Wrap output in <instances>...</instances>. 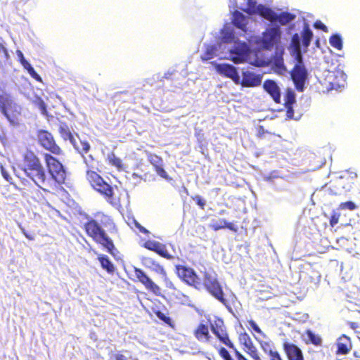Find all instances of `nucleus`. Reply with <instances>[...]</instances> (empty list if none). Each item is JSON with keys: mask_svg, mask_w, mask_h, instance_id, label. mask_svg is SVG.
<instances>
[{"mask_svg": "<svg viewBox=\"0 0 360 360\" xmlns=\"http://www.w3.org/2000/svg\"><path fill=\"white\" fill-rule=\"evenodd\" d=\"M174 272L176 276L187 285L198 290L205 288L213 297L225 307H229V304L224 297L221 285L218 279L210 273L205 271L203 278L201 279L193 268L182 264L175 265Z\"/></svg>", "mask_w": 360, "mask_h": 360, "instance_id": "1", "label": "nucleus"}, {"mask_svg": "<svg viewBox=\"0 0 360 360\" xmlns=\"http://www.w3.org/2000/svg\"><path fill=\"white\" fill-rule=\"evenodd\" d=\"M96 219H89L83 226L87 236L103 250L112 255L117 250L112 239L106 233L104 228H108L110 233H118V228L112 218L103 212H97Z\"/></svg>", "mask_w": 360, "mask_h": 360, "instance_id": "2", "label": "nucleus"}, {"mask_svg": "<svg viewBox=\"0 0 360 360\" xmlns=\"http://www.w3.org/2000/svg\"><path fill=\"white\" fill-rule=\"evenodd\" d=\"M22 170L25 176L41 191L51 193L53 187L51 186L49 176L40 158L31 150H27L22 154Z\"/></svg>", "mask_w": 360, "mask_h": 360, "instance_id": "3", "label": "nucleus"}, {"mask_svg": "<svg viewBox=\"0 0 360 360\" xmlns=\"http://www.w3.org/2000/svg\"><path fill=\"white\" fill-rule=\"evenodd\" d=\"M43 158L49 174L51 186L53 187L51 194H56L64 191L63 185L66 184L68 181V174L65 166L53 154L44 153Z\"/></svg>", "mask_w": 360, "mask_h": 360, "instance_id": "4", "label": "nucleus"}, {"mask_svg": "<svg viewBox=\"0 0 360 360\" xmlns=\"http://www.w3.org/2000/svg\"><path fill=\"white\" fill-rule=\"evenodd\" d=\"M86 179L92 188L102 195L108 204L115 208L122 207L120 197L115 194L113 186L106 182L100 174L88 169L86 172Z\"/></svg>", "mask_w": 360, "mask_h": 360, "instance_id": "5", "label": "nucleus"}, {"mask_svg": "<svg viewBox=\"0 0 360 360\" xmlns=\"http://www.w3.org/2000/svg\"><path fill=\"white\" fill-rule=\"evenodd\" d=\"M37 140L39 145L49 153L56 156L64 155L60 146L56 143L53 134L44 129H39L37 131Z\"/></svg>", "mask_w": 360, "mask_h": 360, "instance_id": "6", "label": "nucleus"}, {"mask_svg": "<svg viewBox=\"0 0 360 360\" xmlns=\"http://www.w3.org/2000/svg\"><path fill=\"white\" fill-rule=\"evenodd\" d=\"M0 111L12 123L15 122L20 115V106L6 93L0 94Z\"/></svg>", "mask_w": 360, "mask_h": 360, "instance_id": "7", "label": "nucleus"}, {"mask_svg": "<svg viewBox=\"0 0 360 360\" xmlns=\"http://www.w3.org/2000/svg\"><path fill=\"white\" fill-rule=\"evenodd\" d=\"M346 79V75L341 70L329 71L321 84L327 91L338 90L345 87Z\"/></svg>", "mask_w": 360, "mask_h": 360, "instance_id": "8", "label": "nucleus"}, {"mask_svg": "<svg viewBox=\"0 0 360 360\" xmlns=\"http://www.w3.org/2000/svg\"><path fill=\"white\" fill-rule=\"evenodd\" d=\"M290 77L297 91L302 92L308 77V72L304 65H295L290 70Z\"/></svg>", "mask_w": 360, "mask_h": 360, "instance_id": "9", "label": "nucleus"}, {"mask_svg": "<svg viewBox=\"0 0 360 360\" xmlns=\"http://www.w3.org/2000/svg\"><path fill=\"white\" fill-rule=\"evenodd\" d=\"M281 34V32L278 27L266 29L262 34V46L268 50L272 49L280 41Z\"/></svg>", "mask_w": 360, "mask_h": 360, "instance_id": "10", "label": "nucleus"}, {"mask_svg": "<svg viewBox=\"0 0 360 360\" xmlns=\"http://www.w3.org/2000/svg\"><path fill=\"white\" fill-rule=\"evenodd\" d=\"M210 328L212 332L222 343L229 348H234V345L229 339L224 322L221 319L215 321L214 324H211Z\"/></svg>", "mask_w": 360, "mask_h": 360, "instance_id": "11", "label": "nucleus"}, {"mask_svg": "<svg viewBox=\"0 0 360 360\" xmlns=\"http://www.w3.org/2000/svg\"><path fill=\"white\" fill-rule=\"evenodd\" d=\"M134 271L138 281L143 284L147 290L153 292L156 295H159L160 294V287L155 284L142 269L134 267Z\"/></svg>", "mask_w": 360, "mask_h": 360, "instance_id": "12", "label": "nucleus"}, {"mask_svg": "<svg viewBox=\"0 0 360 360\" xmlns=\"http://www.w3.org/2000/svg\"><path fill=\"white\" fill-rule=\"evenodd\" d=\"M146 249L157 253L160 257L172 260L174 257L169 254L165 244L155 240H146L143 245Z\"/></svg>", "mask_w": 360, "mask_h": 360, "instance_id": "13", "label": "nucleus"}, {"mask_svg": "<svg viewBox=\"0 0 360 360\" xmlns=\"http://www.w3.org/2000/svg\"><path fill=\"white\" fill-rule=\"evenodd\" d=\"M239 342L243 346L244 351L254 360H262L258 354L256 347L247 333L245 332L240 334Z\"/></svg>", "mask_w": 360, "mask_h": 360, "instance_id": "14", "label": "nucleus"}, {"mask_svg": "<svg viewBox=\"0 0 360 360\" xmlns=\"http://www.w3.org/2000/svg\"><path fill=\"white\" fill-rule=\"evenodd\" d=\"M243 11L249 15L257 13L270 22H276V13L271 8L262 4L258 5L257 8L253 7L252 8H245Z\"/></svg>", "mask_w": 360, "mask_h": 360, "instance_id": "15", "label": "nucleus"}, {"mask_svg": "<svg viewBox=\"0 0 360 360\" xmlns=\"http://www.w3.org/2000/svg\"><path fill=\"white\" fill-rule=\"evenodd\" d=\"M215 68L217 71L221 75L231 79L235 84H239L240 77L237 69L229 64H216Z\"/></svg>", "mask_w": 360, "mask_h": 360, "instance_id": "16", "label": "nucleus"}, {"mask_svg": "<svg viewBox=\"0 0 360 360\" xmlns=\"http://www.w3.org/2000/svg\"><path fill=\"white\" fill-rule=\"evenodd\" d=\"M282 346L288 360H304L302 349L296 345L284 342Z\"/></svg>", "mask_w": 360, "mask_h": 360, "instance_id": "17", "label": "nucleus"}, {"mask_svg": "<svg viewBox=\"0 0 360 360\" xmlns=\"http://www.w3.org/2000/svg\"><path fill=\"white\" fill-rule=\"evenodd\" d=\"M147 158L153 166L158 175L167 180L169 179L167 172L163 168V160L160 156L152 153H147Z\"/></svg>", "mask_w": 360, "mask_h": 360, "instance_id": "18", "label": "nucleus"}, {"mask_svg": "<svg viewBox=\"0 0 360 360\" xmlns=\"http://www.w3.org/2000/svg\"><path fill=\"white\" fill-rule=\"evenodd\" d=\"M262 76L250 71L243 72V78L240 79L239 84L244 87L258 86L262 83Z\"/></svg>", "mask_w": 360, "mask_h": 360, "instance_id": "19", "label": "nucleus"}, {"mask_svg": "<svg viewBox=\"0 0 360 360\" xmlns=\"http://www.w3.org/2000/svg\"><path fill=\"white\" fill-rule=\"evenodd\" d=\"M264 90L271 96L276 103H281V91L277 84L271 79H266L263 84Z\"/></svg>", "mask_w": 360, "mask_h": 360, "instance_id": "20", "label": "nucleus"}, {"mask_svg": "<svg viewBox=\"0 0 360 360\" xmlns=\"http://www.w3.org/2000/svg\"><path fill=\"white\" fill-rule=\"evenodd\" d=\"M193 335L200 342H209L212 338L209 326L202 323L195 328Z\"/></svg>", "mask_w": 360, "mask_h": 360, "instance_id": "21", "label": "nucleus"}, {"mask_svg": "<svg viewBox=\"0 0 360 360\" xmlns=\"http://www.w3.org/2000/svg\"><path fill=\"white\" fill-rule=\"evenodd\" d=\"M16 53L18 57V60L20 64L22 65L23 68L28 72V73L33 79H34L36 81L42 83L43 82L41 77L39 76V75L37 73V72L34 70V69L30 65V63L25 58L22 51L18 50Z\"/></svg>", "mask_w": 360, "mask_h": 360, "instance_id": "22", "label": "nucleus"}, {"mask_svg": "<svg viewBox=\"0 0 360 360\" xmlns=\"http://www.w3.org/2000/svg\"><path fill=\"white\" fill-rule=\"evenodd\" d=\"M352 349V342L349 337L345 335L340 336L337 342V351L338 354H347Z\"/></svg>", "mask_w": 360, "mask_h": 360, "instance_id": "23", "label": "nucleus"}, {"mask_svg": "<svg viewBox=\"0 0 360 360\" xmlns=\"http://www.w3.org/2000/svg\"><path fill=\"white\" fill-rule=\"evenodd\" d=\"M231 22L237 28L243 32L247 30V18L240 11H235L232 14Z\"/></svg>", "mask_w": 360, "mask_h": 360, "instance_id": "24", "label": "nucleus"}, {"mask_svg": "<svg viewBox=\"0 0 360 360\" xmlns=\"http://www.w3.org/2000/svg\"><path fill=\"white\" fill-rule=\"evenodd\" d=\"M144 260L146 261V264L147 265V266L149 269H150L153 271L163 276H167V272L164 266L162 264H160L157 260L150 257H146Z\"/></svg>", "mask_w": 360, "mask_h": 360, "instance_id": "25", "label": "nucleus"}, {"mask_svg": "<svg viewBox=\"0 0 360 360\" xmlns=\"http://www.w3.org/2000/svg\"><path fill=\"white\" fill-rule=\"evenodd\" d=\"M210 227L214 231H217L222 229H228L233 232L238 231V228L231 222H228L224 219H220L219 221H216L210 225Z\"/></svg>", "mask_w": 360, "mask_h": 360, "instance_id": "26", "label": "nucleus"}, {"mask_svg": "<svg viewBox=\"0 0 360 360\" xmlns=\"http://www.w3.org/2000/svg\"><path fill=\"white\" fill-rule=\"evenodd\" d=\"M58 132L60 134V137L64 141L68 140L70 142V141H72V139L75 138L70 131V129L68 124L65 122L59 121Z\"/></svg>", "mask_w": 360, "mask_h": 360, "instance_id": "27", "label": "nucleus"}, {"mask_svg": "<svg viewBox=\"0 0 360 360\" xmlns=\"http://www.w3.org/2000/svg\"><path fill=\"white\" fill-rule=\"evenodd\" d=\"M98 260L100 262L101 267L105 270L109 274H113L115 271V265L110 260L108 257L105 255H99Z\"/></svg>", "mask_w": 360, "mask_h": 360, "instance_id": "28", "label": "nucleus"}, {"mask_svg": "<svg viewBox=\"0 0 360 360\" xmlns=\"http://www.w3.org/2000/svg\"><path fill=\"white\" fill-rule=\"evenodd\" d=\"M70 143L79 153H87L90 150V144L86 141L80 140L77 142L74 138L72 141H70Z\"/></svg>", "mask_w": 360, "mask_h": 360, "instance_id": "29", "label": "nucleus"}, {"mask_svg": "<svg viewBox=\"0 0 360 360\" xmlns=\"http://www.w3.org/2000/svg\"><path fill=\"white\" fill-rule=\"evenodd\" d=\"M106 160L110 165L116 167L117 170L120 171L123 169L122 160L117 157L115 153L112 152L108 153Z\"/></svg>", "mask_w": 360, "mask_h": 360, "instance_id": "30", "label": "nucleus"}, {"mask_svg": "<svg viewBox=\"0 0 360 360\" xmlns=\"http://www.w3.org/2000/svg\"><path fill=\"white\" fill-rule=\"evenodd\" d=\"M313 33L308 25H305L302 32V44L305 48H307L312 39Z\"/></svg>", "mask_w": 360, "mask_h": 360, "instance_id": "31", "label": "nucleus"}, {"mask_svg": "<svg viewBox=\"0 0 360 360\" xmlns=\"http://www.w3.org/2000/svg\"><path fill=\"white\" fill-rule=\"evenodd\" d=\"M295 17V14L288 12H282L279 15L276 13V21L279 22L281 25H284L292 21Z\"/></svg>", "mask_w": 360, "mask_h": 360, "instance_id": "32", "label": "nucleus"}, {"mask_svg": "<svg viewBox=\"0 0 360 360\" xmlns=\"http://www.w3.org/2000/svg\"><path fill=\"white\" fill-rule=\"evenodd\" d=\"M305 333L307 337V344H312L316 347L321 345L322 339L319 335H316L310 330H307Z\"/></svg>", "mask_w": 360, "mask_h": 360, "instance_id": "33", "label": "nucleus"}, {"mask_svg": "<svg viewBox=\"0 0 360 360\" xmlns=\"http://www.w3.org/2000/svg\"><path fill=\"white\" fill-rule=\"evenodd\" d=\"M155 316L164 322L165 324L168 325L172 328H174V324L172 319L168 316V313H163L160 310L153 311Z\"/></svg>", "mask_w": 360, "mask_h": 360, "instance_id": "34", "label": "nucleus"}, {"mask_svg": "<svg viewBox=\"0 0 360 360\" xmlns=\"http://www.w3.org/2000/svg\"><path fill=\"white\" fill-rule=\"evenodd\" d=\"M217 47L214 45H208L206 46L205 50L201 56V59L203 61L213 58L216 55Z\"/></svg>", "mask_w": 360, "mask_h": 360, "instance_id": "35", "label": "nucleus"}, {"mask_svg": "<svg viewBox=\"0 0 360 360\" xmlns=\"http://www.w3.org/2000/svg\"><path fill=\"white\" fill-rule=\"evenodd\" d=\"M329 43L331 46L336 49L337 50L340 51L342 49V39L339 34H335L330 36L329 38Z\"/></svg>", "mask_w": 360, "mask_h": 360, "instance_id": "36", "label": "nucleus"}, {"mask_svg": "<svg viewBox=\"0 0 360 360\" xmlns=\"http://www.w3.org/2000/svg\"><path fill=\"white\" fill-rule=\"evenodd\" d=\"M10 59V56L5 46L0 43V65L6 64Z\"/></svg>", "mask_w": 360, "mask_h": 360, "instance_id": "37", "label": "nucleus"}, {"mask_svg": "<svg viewBox=\"0 0 360 360\" xmlns=\"http://www.w3.org/2000/svg\"><path fill=\"white\" fill-rule=\"evenodd\" d=\"M285 105H293L295 103V94L292 89H288L284 95Z\"/></svg>", "mask_w": 360, "mask_h": 360, "instance_id": "38", "label": "nucleus"}, {"mask_svg": "<svg viewBox=\"0 0 360 360\" xmlns=\"http://www.w3.org/2000/svg\"><path fill=\"white\" fill-rule=\"evenodd\" d=\"M274 68L275 72L279 75H284L287 72L283 60H276L274 63Z\"/></svg>", "mask_w": 360, "mask_h": 360, "instance_id": "39", "label": "nucleus"}, {"mask_svg": "<svg viewBox=\"0 0 360 360\" xmlns=\"http://www.w3.org/2000/svg\"><path fill=\"white\" fill-rule=\"evenodd\" d=\"M222 36L221 39L225 43L231 42L234 39V34L233 31L231 30H222L221 32Z\"/></svg>", "mask_w": 360, "mask_h": 360, "instance_id": "40", "label": "nucleus"}, {"mask_svg": "<svg viewBox=\"0 0 360 360\" xmlns=\"http://www.w3.org/2000/svg\"><path fill=\"white\" fill-rule=\"evenodd\" d=\"M260 345L264 352L268 356L270 355L271 352H274V351L276 350L273 347L269 342H262Z\"/></svg>", "mask_w": 360, "mask_h": 360, "instance_id": "41", "label": "nucleus"}, {"mask_svg": "<svg viewBox=\"0 0 360 360\" xmlns=\"http://www.w3.org/2000/svg\"><path fill=\"white\" fill-rule=\"evenodd\" d=\"M339 208L340 210H349L352 211L356 208V205L352 201H347L341 202L339 205Z\"/></svg>", "mask_w": 360, "mask_h": 360, "instance_id": "42", "label": "nucleus"}, {"mask_svg": "<svg viewBox=\"0 0 360 360\" xmlns=\"http://www.w3.org/2000/svg\"><path fill=\"white\" fill-rule=\"evenodd\" d=\"M291 44H292V46L294 49V50H298L300 48V36L298 34H294L292 37V40H291Z\"/></svg>", "mask_w": 360, "mask_h": 360, "instance_id": "43", "label": "nucleus"}, {"mask_svg": "<svg viewBox=\"0 0 360 360\" xmlns=\"http://www.w3.org/2000/svg\"><path fill=\"white\" fill-rule=\"evenodd\" d=\"M34 103L39 108V109L41 110L42 113L44 114L46 112V105L41 98H37L34 101Z\"/></svg>", "mask_w": 360, "mask_h": 360, "instance_id": "44", "label": "nucleus"}, {"mask_svg": "<svg viewBox=\"0 0 360 360\" xmlns=\"http://www.w3.org/2000/svg\"><path fill=\"white\" fill-rule=\"evenodd\" d=\"M196 204L202 209L204 210L206 202L205 200L199 195H195L191 198Z\"/></svg>", "mask_w": 360, "mask_h": 360, "instance_id": "45", "label": "nucleus"}, {"mask_svg": "<svg viewBox=\"0 0 360 360\" xmlns=\"http://www.w3.org/2000/svg\"><path fill=\"white\" fill-rule=\"evenodd\" d=\"M219 354L224 360H233L228 350L224 347H221L219 349Z\"/></svg>", "mask_w": 360, "mask_h": 360, "instance_id": "46", "label": "nucleus"}, {"mask_svg": "<svg viewBox=\"0 0 360 360\" xmlns=\"http://www.w3.org/2000/svg\"><path fill=\"white\" fill-rule=\"evenodd\" d=\"M340 214L337 213H333L330 218V225L333 227L336 225L339 221Z\"/></svg>", "mask_w": 360, "mask_h": 360, "instance_id": "47", "label": "nucleus"}, {"mask_svg": "<svg viewBox=\"0 0 360 360\" xmlns=\"http://www.w3.org/2000/svg\"><path fill=\"white\" fill-rule=\"evenodd\" d=\"M295 52L296 53L295 58L297 60V63L295 65H304L302 60V56L301 52V49L298 50H295Z\"/></svg>", "mask_w": 360, "mask_h": 360, "instance_id": "48", "label": "nucleus"}, {"mask_svg": "<svg viewBox=\"0 0 360 360\" xmlns=\"http://www.w3.org/2000/svg\"><path fill=\"white\" fill-rule=\"evenodd\" d=\"M270 360H283L280 353L276 350L274 352H271L269 355Z\"/></svg>", "mask_w": 360, "mask_h": 360, "instance_id": "49", "label": "nucleus"}, {"mask_svg": "<svg viewBox=\"0 0 360 360\" xmlns=\"http://www.w3.org/2000/svg\"><path fill=\"white\" fill-rule=\"evenodd\" d=\"M314 27L321 30L322 31H323L325 32H328L327 27L323 23H322L321 21H320V20L316 21L314 24Z\"/></svg>", "mask_w": 360, "mask_h": 360, "instance_id": "50", "label": "nucleus"}, {"mask_svg": "<svg viewBox=\"0 0 360 360\" xmlns=\"http://www.w3.org/2000/svg\"><path fill=\"white\" fill-rule=\"evenodd\" d=\"M165 283L167 288L170 289L172 290H176V288L174 283L169 278H166L165 279Z\"/></svg>", "mask_w": 360, "mask_h": 360, "instance_id": "51", "label": "nucleus"}, {"mask_svg": "<svg viewBox=\"0 0 360 360\" xmlns=\"http://www.w3.org/2000/svg\"><path fill=\"white\" fill-rule=\"evenodd\" d=\"M248 323L250 326L257 333H262V330L259 328V327L257 325V323L255 322V321L250 319L248 321Z\"/></svg>", "mask_w": 360, "mask_h": 360, "instance_id": "52", "label": "nucleus"}, {"mask_svg": "<svg viewBox=\"0 0 360 360\" xmlns=\"http://www.w3.org/2000/svg\"><path fill=\"white\" fill-rule=\"evenodd\" d=\"M285 107L286 108V116L290 119L292 118L294 115L292 105H285Z\"/></svg>", "mask_w": 360, "mask_h": 360, "instance_id": "53", "label": "nucleus"}, {"mask_svg": "<svg viewBox=\"0 0 360 360\" xmlns=\"http://www.w3.org/2000/svg\"><path fill=\"white\" fill-rule=\"evenodd\" d=\"M267 132L264 130L262 126H259L257 129V136L259 139H262L264 137L265 134Z\"/></svg>", "mask_w": 360, "mask_h": 360, "instance_id": "54", "label": "nucleus"}, {"mask_svg": "<svg viewBox=\"0 0 360 360\" xmlns=\"http://www.w3.org/2000/svg\"><path fill=\"white\" fill-rule=\"evenodd\" d=\"M113 360H129L124 354L116 353L113 355ZM131 360H138V359H131Z\"/></svg>", "mask_w": 360, "mask_h": 360, "instance_id": "55", "label": "nucleus"}, {"mask_svg": "<svg viewBox=\"0 0 360 360\" xmlns=\"http://www.w3.org/2000/svg\"><path fill=\"white\" fill-rule=\"evenodd\" d=\"M237 53L236 56L232 55L231 60L236 63H242L243 61V56L240 53Z\"/></svg>", "mask_w": 360, "mask_h": 360, "instance_id": "56", "label": "nucleus"}, {"mask_svg": "<svg viewBox=\"0 0 360 360\" xmlns=\"http://www.w3.org/2000/svg\"><path fill=\"white\" fill-rule=\"evenodd\" d=\"M135 225L139 229V231L146 234V235H148L150 233L149 231L147 230L146 228H144L143 226H142L140 224H139L138 222H135Z\"/></svg>", "mask_w": 360, "mask_h": 360, "instance_id": "57", "label": "nucleus"}, {"mask_svg": "<svg viewBox=\"0 0 360 360\" xmlns=\"http://www.w3.org/2000/svg\"><path fill=\"white\" fill-rule=\"evenodd\" d=\"M235 350V355L237 360H248V359L244 356L240 352H238L236 349Z\"/></svg>", "mask_w": 360, "mask_h": 360, "instance_id": "58", "label": "nucleus"}, {"mask_svg": "<svg viewBox=\"0 0 360 360\" xmlns=\"http://www.w3.org/2000/svg\"><path fill=\"white\" fill-rule=\"evenodd\" d=\"M1 174H2L3 177L6 181H9L10 179H11V177L10 176L9 174L4 169V167L2 166L1 167Z\"/></svg>", "mask_w": 360, "mask_h": 360, "instance_id": "59", "label": "nucleus"}, {"mask_svg": "<svg viewBox=\"0 0 360 360\" xmlns=\"http://www.w3.org/2000/svg\"><path fill=\"white\" fill-rule=\"evenodd\" d=\"M347 324L353 330H356V328H360V326L356 322L350 321V322H348Z\"/></svg>", "mask_w": 360, "mask_h": 360, "instance_id": "60", "label": "nucleus"}, {"mask_svg": "<svg viewBox=\"0 0 360 360\" xmlns=\"http://www.w3.org/2000/svg\"><path fill=\"white\" fill-rule=\"evenodd\" d=\"M253 7H255V8H257V6L256 5V2L252 0H248V7L246 8H252Z\"/></svg>", "mask_w": 360, "mask_h": 360, "instance_id": "61", "label": "nucleus"}, {"mask_svg": "<svg viewBox=\"0 0 360 360\" xmlns=\"http://www.w3.org/2000/svg\"><path fill=\"white\" fill-rule=\"evenodd\" d=\"M22 232L24 234V236L29 240H34V236L32 235L29 234L25 229H22Z\"/></svg>", "mask_w": 360, "mask_h": 360, "instance_id": "62", "label": "nucleus"}, {"mask_svg": "<svg viewBox=\"0 0 360 360\" xmlns=\"http://www.w3.org/2000/svg\"><path fill=\"white\" fill-rule=\"evenodd\" d=\"M353 356L355 360H360V349L354 351Z\"/></svg>", "mask_w": 360, "mask_h": 360, "instance_id": "63", "label": "nucleus"}]
</instances>
